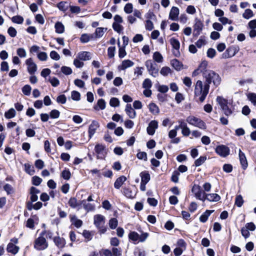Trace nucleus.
Wrapping results in <instances>:
<instances>
[{
	"label": "nucleus",
	"mask_w": 256,
	"mask_h": 256,
	"mask_svg": "<svg viewBox=\"0 0 256 256\" xmlns=\"http://www.w3.org/2000/svg\"><path fill=\"white\" fill-rule=\"evenodd\" d=\"M112 28L115 31L120 34L123 30V26L120 24H118L117 22H114L112 24Z\"/></svg>",
	"instance_id": "obj_43"
},
{
	"label": "nucleus",
	"mask_w": 256,
	"mask_h": 256,
	"mask_svg": "<svg viewBox=\"0 0 256 256\" xmlns=\"http://www.w3.org/2000/svg\"><path fill=\"white\" fill-rule=\"evenodd\" d=\"M54 242L55 244L60 248H63L66 244L65 240L60 236L54 237Z\"/></svg>",
	"instance_id": "obj_19"
},
{
	"label": "nucleus",
	"mask_w": 256,
	"mask_h": 256,
	"mask_svg": "<svg viewBox=\"0 0 256 256\" xmlns=\"http://www.w3.org/2000/svg\"><path fill=\"white\" fill-rule=\"evenodd\" d=\"M16 116V111L13 108H10L4 114V116L6 118L10 119L13 118Z\"/></svg>",
	"instance_id": "obj_36"
},
{
	"label": "nucleus",
	"mask_w": 256,
	"mask_h": 256,
	"mask_svg": "<svg viewBox=\"0 0 256 256\" xmlns=\"http://www.w3.org/2000/svg\"><path fill=\"white\" fill-rule=\"evenodd\" d=\"M158 123L156 120L151 121L147 128V132L150 135L154 134L156 130L158 128Z\"/></svg>",
	"instance_id": "obj_14"
},
{
	"label": "nucleus",
	"mask_w": 256,
	"mask_h": 256,
	"mask_svg": "<svg viewBox=\"0 0 256 256\" xmlns=\"http://www.w3.org/2000/svg\"><path fill=\"white\" fill-rule=\"evenodd\" d=\"M125 111L130 118H134L136 116V112L132 108L130 104H127L126 106Z\"/></svg>",
	"instance_id": "obj_18"
},
{
	"label": "nucleus",
	"mask_w": 256,
	"mask_h": 256,
	"mask_svg": "<svg viewBox=\"0 0 256 256\" xmlns=\"http://www.w3.org/2000/svg\"><path fill=\"white\" fill-rule=\"evenodd\" d=\"M206 54L208 57L212 58L216 56V51L214 48H210L208 50Z\"/></svg>",
	"instance_id": "obj_55"
},
{
	"label": "nucleus",
	"mask_w": 256,
	"mask_h": 256,
	"mask_svg": "<svg viewBox=\"0 0 256 256\" xmlns=\"http://www.w3.org/2000/svg\"><path fill=\"white\" fill-rule=\"evenodd\" d=\"M68 204L72 208H76L78 206L77 200L75 198H71L68 201Z\"/></svg>",
	"instance_id": "obj_48"
},
{
	"label": "nucleus",
	"mask_w": 256,
	"mask_h": 256,
	"mask_svg": "<svg viewBox=\"0 0 256 256\" xmlns=\"http://www.w3.org/2000/svg\"><path fill=\"white\" fill-rule=\"evenodd\" d=\"M239 158L241 165L244 169H246L248 166V162L244 154L239 150Z\"/></svg>",
	"instance_id": "obj_21"
},
{
	"label": "nucleus",
	"mask_w": 256,
	"mask_h": 256,
	"mask_svg": "<svg viewBox=\"0 0 256 256\" xmlns=\"http://www.w3.org/2000/svg\"><path fill=\"white\" fill-rule=\"evenodd\" d=\"M50 56L52 59L55 60H58L60 59V56L59 54L54 50H52L50 52Z\"/></svg>",
	"instance_id": "obj_57"
},
{
	"label": "nucleus",
	"mask_w": 256,
	"mask_h": 256,
	"mask_svg": "<svg viewBox=\"0 0 256 256\" xmlns=\"http://www.w3.org/2000/svg\"><path fill=\"white\" fill-rule=\"evenodd\" d=\"M248 98L250 101L255 106H256V94L254 93H250L248 94Z\"/></svg>",
	"instance_id": "obj_47"
},
{
	"label": "nucleus",
	"mask_w": 256,
	"mask_h": 256,
	"mask_svg": "<svg viewBox=\"0 0 256 256\" xmlns=\"http://www.w3.org/2000/svg\"><path fill=\"white\" fill-rule=\"evenodd\" d=\"M206 160V156H201L194 162L196 166H199L204 164Z\"/></svg>",
	"instance_id": "obj_38"
},
{
	"label": "nucleus",
	"mask_w": 256,
	"mask_h": 256,
	"mask_svg": "<svg viewBox=\"0 0 256 256\" xmlns=\"http://www.w3.org/2000/svg\"><path fill=\"white\" fill-rule=\"evenodd\" d=\"M70 222L76 228H79L82 226V222L80 219H78L75 215H70Z\"/></svg>",
	"instance_id": "obj_22"
},
{
	"label": "nucleus",
	"mask_w": 256,
	"mask_h": 256,
	"mask_svg": "<svg viewBox=\"0 0 256 256\" xmlns=\"http://www.w3.org/2000/svg\"><path fill=\"white\" fill-rule=\"evenodd\" d=\"M152 86V83L149 78L144 80L142 83V87L144 88H150Z\"/></svg>",
	"instance_id": "obj_54"
},
{
	"label": "nucleus",
	"mask_w": 256,
	"mask_h": 256,
	"mask_svg": "<svg viewBox=\"0 0 256 256\" xmlns=\"http://www.w3.org/2000/svg\"><path fill=\"white\" fill-rule=\"evenodd\" d=\"M71 98L74 100L78 101L80 99V94L77 91H72L71 94Z\"/></svg>",
	"instance_id": "obj_44"
},
{
	"label": "nucleus",
	"mask_w": 256,
	"mask_h": 256,
	"mask_svg": "<svg viewBox=\"0 0 256 256\" xmlns=\"http://www.w3.org/2000/svg\"><path fill=\"white\" fill-rule=\"evenodd\" d=\"M179 14V8L176 6H172L170 10L168 18L174 21L178 20Z\"/></svg>",
	"instance_id": "obj_11"
},
{
	"label": "nucleus",
	"mask_w": 256,
	"mask_h": 256,
	"mask_svg": "<svg viewBox=\"0 0 256 256\" xmlns=\"http://www.w3.org/2000/svg\"><path fill=\"white\" fill-rule=\"evenodd\" d=\"M112 252L113 256H120L122 255V250L120 248H113Z\"/></svg>",
	"instance_id": "obj_63"
},
{
	"label": "nucleus",
	"mask_w": 256,
	"mask_h": 256,
	"mask_svg": "<svg viewBox=\"0 0 256 256\" xmlns=\"http://www.w3.org/2000/svg\"><path fill=\"white\" fill-rule=\"evenodd\" d=\"M140 176L142 182L147 184L150 180V175L146 171L142 172L140 174Z\"/></svg>",
	"instance_id": "obj_26"
},
{
	"label": "nucleus",
	"mask_w": 256,
	"mask_h": 256,
	"mask_svg": "<svg viewBox=\"0 0 256 256\" xmlns=\"http://www.w3.org/2000/svg\"><path fill=\"white\" fill-rule=\"evenodd\" d=\"M77 58L81 60H88L91 59V54L88 52H82L78 54Z\"/></svg>",
	"instance_id": "obj_20"
},
{
	"label": "nucleus",
	"mask_w": 256,
	"mask_h": 256,
	"mask_svg": "<svg viewBox=\"0 0 256 256\" xmlns=\"http://www.w3.org/2000/svg\"><path fill=\"white\" fill-rule=\"evenodd\" d=\"M116 48L114 46L109 47L108 49V54L110 58H112L114 56Z\"/></svg>",
	"instance_id": "obj_58"
},
{
	"label": "nucleus",
	"mask_w": 256,
	"mask_h": 256,
	"mask_svg": "<svg viewBox=\"0 0 256 256\" xmlns=\"http://www.w3.org/2000/svg\"><path fill=\"white\" fill-rule=\"evenodd\" d=\"M148 108L150 111L154 114H157L160 112L158 107L154 103L152 102L150 104Z\"/></svg>",
	"instance_id": "obj_27"
},
{
	"label": "nucleus",
	"mask_w": 256,
	"mask_h": 256,
	"mask_svg": "<svg viewBox=\"0 0 256 256\" xmlns=\"http://www.w3.org/2000/svg\"><path fill=\"white\" fill-rule=\"evenodd\" d=\"M110 104L112 107H116L120 106V101L118 98H112L110 101Z\"/></svg>",
	"instance_id": "obj_45"
},
{
	"label": "nucleus",
	"mask_w": 256,
	"mask_h": 256,
	"mask_svg": "<svg viewBox=\"0 0 256 256\" xmlns=\"http://www.w3.org/2000/svg\"><path fill=\"white\" fill-rule=\"evenodd\" d=\"M19 248L12 243H10L7 246V250L8 252L16 254L18 251Z\"/></svg>",
	"instance_id": "obj_25"
},
{
	"label": "nucleus",
	"mask_w": 256,
	"mask_h": 256,
	"mask_svg": "<svg viewBox=\"0 0 256 256\" xmlns=\"http://www.w3.org/2000/svg\"><path fill=\"white\" fill-rule=\"evenodd\" d=\"M220 196L216 194H205L203 201L207 200L210 202H218L220 200Z\"/></svg>",
	"instance_id": "obj_16"
},
{
	"label": "nucleus",
	"mask_w": 256,
	"mask_h": 256,
	"mask_svg": "<svg viewBox=\"0 0 256 256\" xmlns=\"http://www.w3.org/2000/svg\"><path fill=\"white\" fill-rule=\"evenodd\" d=\"M12 20L14 23L22 24L24 22V18L20 16H16L12 18Z\"/></svg>",
	"instance_id": "obj_42"
},
{
	"label": "nucleus",
	"mask_w": 256,
	"mask_h": 256,
	"mask_svg": "<svg viewBox=\"0 0 256 256\" xmlns=\"http://www.w3.org/2000/svg\"><path fill=\"white\" fill-rule=\"evenodd\" d=\"M244 204V200L241 195L237 196L235 199V204L238 207H241Z\"/></svg>",
	"instance_id": "obj_41"
},
{
	"label": "nucleus",
	"mask_w": 256,
	"mask_h": 256,
	"mask_svg": "<svg viewBox=\"0 0 256 256\" xmlns=\"http://www.w3.org/2000/svg\"><path fill=\"white\" fill-rule=\"evenodd\" d=\"M109 226L111 229H115L118 224V221L116 218H112L109 220Z\"/></svg>",
	"instance_id": "obj_40"
},
{
	"label": "nucleus",
	"mask_w": 256,
	"mask_h": 256,
	"mask_svg": "<svg viewBox=\"0 0 256 256\" xmlns=\"http://www.w3.org/2000/svg\"><path fill=\"white\" fill-rule=\"evenodd\" d=\"M123 193L126 197L129 198H134L136 195L135 192H132L130 188H126L123 189Z\"/></svg>",
	"instance_id": "obj_24"
},
{
	"label": "nucleus",
	"mask_w": 256,
	"mask_h": 256,
	"mask_svg": "<svg viewBox=\"0 0 256 256\" xmlns=\"http://www.w3.org/2000/svg\"><path fill=\"white\" fill-rule=\"evenodd\" d=\"M210 90V86L203 84L202 80H198L196 82L194 87V96L198 98L200 102H203Z\"/></svg>",
	"instance_id": "obj_1"
},
{
	"label": "nucleus",
	"mask_w": 256,
	"mask_h": 256,
	"mask_svg": "<svg viewBox=\"0 0 256 256\" xmlns=\"http://www.w3.org/2000/svg\"><path fill=\"white\" fill-rule=\"evenodd\" d=\"M195 22L194 25V35L197 36L200 34L202 30L204 24L198 18L195 19Z\"/></svg>",
	"instance_id": "obj_9"
},
{
	"label": "nucleus",
	"mask_w": 256,
	"mask_h": 256,
	"mask_svg": "<svg viewBox=\"0 0 256 256\" xmlns=\"http://www.w3.org/2000/svg\"><path fill=\"white\" fill-rule=\"evenodd\" d=\"M145 66L149 74L154 77H156L158 74V68L157 64L151 60L145 62Z\"/></svg>",
	"instance_id": "obj_4"
},
{
	"label": "nucleus",
	"mask_w": 256,
	"mask_h": 256,
	"mask_svg": "<svg viewBox=\"0 0 256 256\" xmlns=\"http://www.w3.org/2000/svg\"><path fill=\"white\" fill-rule=\"evenodd\" d=\"M61 71L64 74L66 75H70L72 72L70 68L66 66H62L61 68Z\"/></svg>",
	"instance_id": "obj_49"
},
{
	"label": "nucleus",
	"mask_w": 256,
	"mask_h": 256,
	"mask_svg": "<svg viewBox=\"0 0 256 256\" xmlns=\"http://www.w3.org/2000/svg\"><path fill=\"white\" fill-rule=\"evenodd\" d=\"M133 6L131 3H128L124 7V11L126 14H130L132 12Z\"/></svg>",
	"instance_id": "obj_53"
},
{
	"label": "nucleus",
	"mask_w": 256,
	"mask_h": 256,
	"mask_svg": "<svg viewBox=\"0 0 256 256\" xmlns=\"http://www.w3.org/2000/svg\"><path fill=\"white\" fill-rule=\"evenodd\" d=\"M170 64L172 67L174 68L176 70H180L182 68V64L178 60L174 59L170 62Z\"/></svg>",
	"instance_id": "obj_29"
},
{
	"label": "nucleus",
	"mask_w": 256,
	"mask_h": 256,
	"mask_svg": "<svg viewBox=\"0 0 256 256\" xmlns=\"http://www.w3.org/2000/svg\"><path fill=\"white\" fill-rule=\"evenodd\" d=\"M26 64L27 66V70L28 72L30 74H34L37 70V66L34 62L32 58L27 59L26 61Z\"/></svg>",
	"instance_id": "obj_10"
},
{
	"label": "nucleus",
	"mask_w": 256,
	"mask_h": 256,
	"mask_svg": "<svg viewBox=\"0 0 256 256\" xmlns=\"http://www.w3.org/2000/svg\"><path fill=\"white\" fill-rule=\"evenodd\" d=\"M81 204L83 205L84 208L87 211L90 212L94 210V206L89 203H86V200H82L81 202Z\"/></svg>",
	"instance_id": "obj_28"
},
{
	"label": "nucleus",
	"mask_w": 256,
	"mask_h": 256,
	"mask_svg": "<svg viewBox=\"0 0 256 256\" xmlns=\"http://www.w3.org/2000/svg\"><path fill=\"white\" fill-rule=\"evenodd\" d=\"M214 210H206L200 218V220L202 222H205Z\"/></svg>",
	"instance_id": "obj_32"
},
{
	"label": "nucleus",
	"mask_w": 256,
	"mask_h": 256,
	"mask_svg": "<svg viewBox=\"0 0 256 256\" xmlns=\"http://www.w3.org/2000/svg\"><path fill=\"white\" fill-rule=\"evenodd\" d=\"M32 88L30 85H25L22 88V92L26 96H29L30 94Z\"/></svg>",
	"instance_id": "obj_46"
},
{
	"label": "nucleus",
	"mask_w": 256,
	"mask_h": 256,
	"mask_svg": "<svg viewBox=\"0 0 256 256\" xmlns=\"http://www.w3.org/2000/svg\"><path fill=\"white\" fill-rule=\"evenodd\" d=\"M186 122L202 130H206V126L201 119L194 116H189L186 118Z\"/></svg>",
	"instance_id": "obj_5"
},
{
	"label": "nucleus",
	"mask_w": 256,
	"mask_h": 256,
	"mask_svg": "<svg viewBox=\"0 0 256 256\" xmlns=\"http://www.w3.org/2000/svg\"><path fill=\"white\" fill-rule=\"evenodd\" d=\"M203 76L205 78L204 84H210L212 82L213 84L218 86L220 84V78L219 75L212 70H206L203 72Z\"/></svg>",
	"instance_id": "obj_2"
},
{
	"label": "nucleus",
	"mask_w": 256,
	"mask_h": 256,
	"mask_svg": "<svg viewBox=\"0 0 256 256\" xmlns=\"http://www.w3.org/2000/svg\"><path fill=\"white\" fill-rule=\"evenodd\" d=\"M66 2H61L58 4V8L62 11H66L68 10V6Z\"/></svg>",
	"instance_id": "obj_50"
},
{
	"label": "nucleus",
	"mask_w": 256,
	"mask_h": 256,
	"mask_svg": "<svg viewBox=\"0 0 256 256\" xmlns=\"http://www.w3.org/2000/svg\"><path fill=\"white\" fill-rule=\"evenodd\" d=\"M104 217L100 214H96L94 216V224L98 228H101L104 224Z\"/></svg>",
	"instance_id": "obj_13"
},
{
	"label": "nucleus",
	"mask_w": 256,
	"mask_h": 256,
	"mask_svg": "<svg viewBox=\"0 0 256 256\" xmlns=\"http://www.w3.org/2000/svg\"><path fill=\"white\" fill-rule=\"evenodd\" d=\"M216 102L220 105L222 108L228 105V100L222 96H218L216 99Z\"/></svg>",
	"instance_id": "obj_31"
},
{
	"label": "nucleus",
	"mask_w": 256,
	"mask_h": 256,
	"mask_svg": "<svg viewBox=\"0 0 256 256\" xmlns=\"http://www.w3.org/2000/svg\"><path fill=\"white\" fill-rule=\"evenodd\" d=\"M126 178L122 176L118 178L114 183V187L116 189H119L124 183L126 181Z\"/></svg>",
	"instance_id": "obj_23"
},
{
	"label": "nucleus",
	"mask_w": 256,
	"mask_h": 256,
	"mask_svg": "<svg viewBox=\"0 0 256 256\" xmlns=\"http://www.w3.org/2000/svg\"><path fill=\"white\" fill-rule=\"evenodd\" d=\"M38 58L41 61H46L47 60L48 56L46 52H40L38 54Z\"/></svg>",
	"instance_id": "obj_51"
},
{
	"label": "nucleus",
	"mask_w": 256,
	"mask_h": 256,
	"mask_svg": "<svg viewBox=\"0 0 256 256\" xmlns=\"http://www.w3.org/2000/svg\"><path fill=\"white\" fill-rule=\"evenodd\" d=\"M206 44V40L204 38L200 37V38L196 42V46L200 48Z\"/></svg>",
	"instance_id": "obj_62"
},
{
	"label": "nucleus",
	"mask_w": 256,
	"mask_h": 256,
	"mask_svg": "<svg viewBox=\"0 0 256 256\" xmlns=\"http://www.w3.org/2000/svg\"><path fill=\"white\" fill-rule=\"evenodd\" d=\"M118 46H119L118 56L120 57V58H124L126 56V52L125 50L124 47H124L120 46V42L119 41L118 42Z\"/></svg>",
	"instance_id": "obj_39"
},
{
	"label": "nucleus",
	"mask_w": 256,
	"mask_h": 256,
	"mask_svg": "<svg viewBox=\"0 0 256 256\" xmlns=\"http://www.w3.org/2000/svg\"><path fill=\"white\" fill-rule=\"evenodd\" d=\"M106 102L104 99H100L97 102V105L94 106L96 110H98V107L100 110H104L106 108Z\"/></svg>",
	"instance_id": "obj_34"
},
{
	"label": "nucleus",
	"mask_w": 256,
	"mask_h": 256,
	"mask_svg": "<svg viewBox=\"0 0 256 256\" xmlns=\"http://www.w3.org/2000/svg\"><path fill=\"white\" fill-rule=\"evenodd\" d=\"M49 81L52 85L54 87L58 86L60 84L59 80L55 77L50 78Z\"/></svg>",
	"instance_id": "obj_64"
},
{
	"label": "nucleus",
	"mask_w": 256,
	"mask_h": 256,
	"mask_svg": "<svg viewBox=\"0 0 256 256\" xmlns=\"http://www.w3.org/2000/svg\"><path fill=\"white\" fill-rule=\"evenodd\" d=\"M230 148L224 145H220L216 147V152L220 156L225 158L230 154Z\"/></svg>",
	"instance_id": "obj_8"
},
{
	"label": "nucleus",
	"mask_w": 256,
	"mask_h": 256,
	"mask_svg": "<svg viewBox=\"0 0 256 256\" xmlns=\"http://www.w3.org/2000/svg\"><path fill=\"white\" fill-rule=\"evenodd\" d=\"M134 65L133 62L130 60H124L122 62L121 64L118 66V69L120 70H124L126 69L132 67Z\"/></svg>",
	"instance_id": "obj_15"
},
{
	"label": "nucleus",
	"mask_w": 256,
	"mask_h": 256,
	"mask_svg": "<svg viewBox=\"0 0 256 256\" xmlns=\"http://www.w3.org/2000/svg\"><path fill=\"white\" fill-rule=\"evenodd\" d=\"M105 147L102 144H98L95 146V151L97 154L98 158L102 159L106 154Z\"/></svg>",
	"instance_id": "obj_12"
},
{
	"label": "nucleus",
	"mask_w": 256,
	"mask_h": 256,
	"mask_svg": "<svg viewBox=\"0 0 256 256\" xmlns=\"http://www.w3.org/2000/svg\"><path fill=\"white\" fill-rule=\"evenodd\" d=\"M16 53L20 58H25L26 56V52L23 48H18L16 50Z\"/></svg>",
	"instance_id": "obj_60"
},
{
	"label": "nucleus",
	"mask_w": 256,
	"mask_h": 256,
	"mask_svg": "<svg viewBox=\"0 0 256 256\" xmlns=\"http://www.w3.org/2000/svg\"><path fill=\"white\" fill-rule=\"evenodd\" d=\"M254 16L252 11L249 8L246 9L242 14V17L246 19H249Z\"/></svg>",
	"instance_id": "obj_37"
},
{
	"label": "nucleus",
	"mask_w": 256,
	"mask_h": 256,
	"mask_svg": "<svg viewBox=\"0 0 256 256\" xmlns=\"http://www.w3.org/2000/svg\"><path fill=\"white\" fill-rule=\"evenodd\" d=\"M60 116V112L58 110H53L50 114V116L52 118H58Z\"/></svg>",
	"instance_id": "obj_52"
},
{
	"label": "nucleus",
	"mask_w": 256,
	"mask_h": 256,
	"mask_svg": "<svg viewBox=\"0 0 256 256\" xmlns=\"http://www.w3.org/2000/svg\"><path fill=\"white\" fill-rule=\"evenodd\" d=\"M192 192L197 199L203 201L206 193L202 192L200 186L194 184L192 189Z\"/></svg>",
	"instance_id": "obj_6"
},
{
	"label": "nucleus",
	"mask_w": 256,
	"mask_h": 256,
	"mask_svg": "<svg viewBox=\"0 0 256 256\" xmlns=\"http://www.w3.org/2000/svg\"><path fill=\"white\" fill-rule=\"evenodd\" d=\"M128 238L130 240L134 242L138 241L140 238V234L135 232H132L128 234Z\"/></svg>",
	"instance_id": "obj_35"
},
{
	"label": "nucleus",
	"mask_w": 256,
	"mask_h": 256,
	"mask_svg": "<svg viewBox=\"0 0 256 256\" xmlns=\"http://www.w3.org/2000/svg\"><path fill=\"white\" fill-rule=\"evenodd\" d=\"M154 62L161 63L163 62V56L160 52H156L154 53L152 56Z\"/></svg>",
	"instance_id": "obj_30"
},
{
	"label": "nucleus",
	"mask_w": 256,
	"mask_h": 256,
	"mask_svg": "<svg viewBox=\"0 0 256 256\" xmlns=\"http://www.w3.org/2000/svg\"><path fill=\"white\" fill-rule=\"evenodd\" d=\"M8 33L11 37L14 38L16 36L17 32L14 27L10 26L8 30Z\"/></svg>",
	"instance_id": "obj_59"
},
{
	"label": "nucleus",
	"mask_w": 256,
	"mask_h": 256,
	"mask_svg": "<svg viewBox=\"0 0 256 256\" xmlns=\"http://www.w3.org/2000/svg\"><path fill=\"white\" fill-rule=\"evenodd\" d=\"M170 42L174 49V54L176 57H178L180 56V52L179 50L180 48V43L179 41L177 39L172 38L170 39Z\"/></svg>",
	"instance_id": "obj_7"
},
{
	"label": "nucleus",
	"mask_w": 256,
	"mask_h": 256,
	"mask_svg": "<svg viewBox=\"0 0 256 256\" xmlns=\"http://www.w3.org/2000/svg\"><path fill=\"white\" fill-rule=\"evenodd\" d=\"M56 32L58 34H62L64 32V27L60 22H57L55 24Z\"/></svg>",
	"instance_id": "obj_33"
},
{
	"label": "nucleus",
	"mask_w": 256,
	"mask_h": 256,
	"mask_svg": "<svg viewBox=\"0 0 256 256\" xmlns=\"http://www.w3.org/2000/svg\"><path fill=\"white\" fill-rule=\"evenodd\" d=\"M98 126L99 124L95 120H93L92 122L88 128V134L90 138H91L94 134L96 130L98 128Z\"/></svg>",
	"instance_id": "obj_17"
},
{
	"label": "nucleus",
	"mask_w": 256,
	"mask_h": 256,
	"mask_svg": "<svg viewBox=\"0 0 256 256\" xmlns=\"http://www.w3.org/2000/svg\"><path fill=\"white\" fill-rule=\"evenodd\" d=\"M46 234V230L42 231L40 236L36 238L34 242V248L37 250H44L48 246V244L44 236Z\"/></svg>",
	"instance_id": "obj_3"
},
{
	"label": "nucleus",
	"mask_w": 256,
	"mask_h": 256,
	"mask_svg": "<svg viewBox=\"0 0 256 256\" xmlns=\"http://www.w3.org/2000/svg\"><path fill=\"white\" fill-rule=\"evenodd\" d=\"M145 27L146 30H152L154 28L152 22L149 20L146 21Z\"/></svg>",
	"instance_id": "obj_61"
},
{
	"label": "nucleus",
	"mask_w": 256,
	"mask_h": 256,
	"mask_svg": "<svg viewBox=\"0 0 256 256\" xmlns=\"http://www.w3.org/2000/svg\"><path fill=\"white\" fill-rule=\"evenodd\" d=\"M171 72V70L170 68L167 66L162 67L160 71V73L164 76H166Z\"/></svg>",
	"instance_id": "obj_56"
}]
</instances>
